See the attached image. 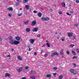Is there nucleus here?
I'll return each instance as SVG.
<instances>
[{
	"label": "nucleus",
	"instance_id": "obj_7",
	"mask_svg": "<svg viewBox=\"0 0 79 79\" xmlns=\"http://www.w3.org/2000/svg\"><path fill=\"white\" fill-rule=\"evenodd\" d=\"M22 70H23V68L22 67H21L19 68V69L17 70V71L19 73H20L21 71H22Z\"/></svg>",
	"mask_w": 79,
	"mask_h": 79
},
{
	"label": "nucleus",
	"instance_id": "obj_53",
	"mask_svg": "<svg viewBox=\"0 0 79 79\" xmlns=\"http://www.w3.org/2000/svg\"><path fill=\"white\" fill-rule=\"evenodd\" d=\"M11 51H12V52L14 51V49H12Z\"/></svg>",
	"mask_w": 79,
	"mask_h": 79
},
{
	"label": "nucleus",
	"instance_id": "obj_57",
	"mask_svg": "<svg viewBox=\"0 0 79 79\" xmlns=\"http://www.w3.org/2000/svg\"><path fill=\"white\" fill-rule=\"evenodd\" d=\"M27 55H29V52H27Z\"/></svg>",
	"mask_w": 79,
	"mask_h": 79
},
{
	"label": "nucleus",
	"instance_id": "obj_60",
	"mask_svg": "<svg viewBox=\"0 0 79 79\" xmlns=\"http://www.w3.org/2000/svg\"><path fill=\"white\" fill-rule=\"evenodd\" d=\"M62 58H63L64 57V56H62Z\"/></svg>",
	"mask_w": 79,
	"mask_h": 79
},
{
	"label": "nucleus",
	"instance_id": "obj_63",
	"mask_svg": "<svg viewBox=\"0 0 79 79\" xmlns=\"http://www.w3.org/2000/svg\"><path fill=\"white\" fill-rule=\"evenodd\" d=\"M34 74H36V72H35V73H34Z\"/></svg>",
	"mask_w": 79,
	"mask_h": 79
},
{
	"label": "nucleus",
	"instance_id": "obj_3",
	"mask_svg": "<svg viewBox=\"0 0 79 79\" xmlns=\"http://www.w3.org/2000/svg\"><path fill=\"white\" fill-rule=\"evenodd\" d=\"M55 55H56L57 56H58V53H57V52H54L51 55V56L52 57H53V56H54Z\"/></svg>",
	"mask_w": 79,
	"mask_h": 79
},
{
	"label": "nucleus",
	"instance_id": "obj_9",
	"mask_svg": "<svg viewBox=\"0 0 79 79\" xmlns=\"http://www.w3.org/2000/svg\"><path fill=\"white\" fill-rule=\"evenodd\" d=\"M5 76L6 77H9L10 76V74L9 73H6L5 74Z\"/></svg>",
	"mask_w": 79,
	"mask_h": 79
},
{
	"label": "nucleus",
	"instance_id": "obj_19",
	"mask_svg": "<svg viewBox=\"0 0 79 79\" xmlns=\"http://www.w3.org/2000/svg\"><path fill=\"white\" fill-rule=\"evenodd\" d=\"M26 31L27 32H29L30 31V29L29 28H27L26 29Z\"/></svg>",
	"mask_w": 79,
	"mask_h": 79
},
{
	"label": "nucleus",
	"instance_id": "obj_29",
	"mask_svg": "<svg viewBox=\"0 0 79 79\" xmlns=\"http://www.w3.org/2000/svg\"><path fill=\"white\" fill-rule=\"evenodd\" d=\"M70 47H73L74 46V44H71L70 45Z\"/></svg>",
	"mask_w": 79,
	"mask_h": 79
},
{
	"label": "nucleus",
	"instance_id": "obj_37",
	"mask_svg": "<svg viewBox=\"0 0 79 79\" xmlns=\"http://www.w3.org/2000/svg\"><path fill=\"white\" fill-rule=\"evenodd\" d=\"M67 15H69V16H71V15L69 14L68 13H66Z\"/></svg>",
	"mask_w": 79,
	"mask_h": 79
},
{
	"label": "nucleus",
	"instance_id": "obj_51",
	"mask_svg": "<svg viewBox=\"0 0 79 79\" xmlns=\"http://www.w3.org/2000/svg\"><path fill=\"white\" fill-rule=\"evenodd\" d=\"M21 79H26V78L23 77L22 78H21Z\"/></svg>",
	"mask_w": 79,
	"mask_h": 79
},
{
	"label": "nucleus",
	"instance_id": "obj_32",
	"mask_svg": "<svg viewBox=\"0 0 79 79\" xmlns=\"http://www.w3.org/2000/svg\"><path fill=\"white\" fill-rule=\"evenodd\" d=\"M62 12L61 11H60L59 12V15H61V14H62Z\"/></svg>",
	"mask_w": 79,
	"mask_h": 79
},
{
	"label": "nucleus",
	"instance_id": "obj_42",
	"mask_svg": "<svg viewBox=\"0 0 79 79\" xmlns=\"http://www.w3.org/2000/svg\"><path fill=\"white\" fill-rule=\"evenodd\" d=\"M28 68H29L28 67H25V69H28Z\"/></svg>",
	"mask_w": 79,
	"mask_h": 79
},
{
	"label": "nucleus",
	"instance_id": "obj_64",
	"mask_svg": "<svg viewBox=\"0 0 79 79\" xmlns=\"http://www.w3.org/2000/svg\"><path fill=\"white\" fill-rule=\"evenodd\" d=\"M43 52V51H42L41 52V53H42Z\"/></svg>",
	"mask_w": 79,
	"mask_h": 79
},
{
	"label": "nucleus",
	"instance_id": "obj_41",
	"mask_svg": "<svg viewBox=\"0 0 79 79\" xmlns=\"http://www.w3.org/2000/svg\"><path fill=\"white\" fill-rule=\"evenodd\" d=\"M2 38H0V42H2Z\"/></svg>",
	"mask_w": 79,
	"mask_h": 79
},
{
	"label": "nucleus",
	"instance_id": "obj_15",
	"mask_svg": "<svg viewBox=\"0 0 79 79\" xmlns=\"http://www.w3.org/2000/svg\"><path fill=\"white\" fill-rule=\"evenodd\" d=\"M35 73V72L34 71H30V74H34Z\"/></svg>",
	"mask_w": 79,
	"mask_h": 79
},
{
	"label": "nucleus",
	"instance_id": "obj_25",
	"mask_svg": "<svg viewBox=\"0 0 79 79\" xmlns=\"http://www.w3.org/2000/svg\"><path fill=\"white\" fill-rule=\"evenodd\" d=\"M46 45H47V46H48V47H50V44H48V43H47Z\"/></svg>",
	"mask_w": 79,
	"mask_h": 79
},
{
	"label": "nucleus",
	"instance_id": "obj_2",
	"mask_svg": "<svg viewBox=\"0 0 79 79\" xmlns=\"http://www.w3.org/2000/svg\"><path fill=\"white\" fill-rule=\"evenodd\" d=\"M19 41H13L12 43H11V44H12V45L13 44H14V45H18V44H19Z\"/></svg>",
	"mask_w": 79,
	"mask_h": 79
},
{
	"label": "nucleus",
	"instance_id": "obj_54",
	"mask_svg": "<svg viewBox=\"0 0 79 79\" xmlns=\"http://www.w3.org/2000/svg\"><path fill=\"white\" fill-rule=\"evenodd\" d=\"M10 55H8V57H10Z\"/></svg>",
	"mask_w": 79,
	"mask_h": 79
},
{
	"label": "nucleus",
	"instance_id": "obj_30",
	"mask_svg": "<svg viewBox=\"0 0 79 79\" xmlns=\"http://www.w3.org/2000/svg\"><path fill=\"white\" fill-rule=\"evenodd\" d=\"M55 75H56V73H53V76L55 77Z\"/></svg>",
	"mask_w": 79,
	"mask_h": 79
},
{
	"label": "nucleus",
	"instance_id": "obj_17",
	"mask_svg": "<svg viewBox=\"0 0 79 79\" xmlns=\"http://www.w3.org/2000/svg\"><path fill=\"white\" fill-rule=\"evenodd\" d=\"M29 6L28 5H26L25 6V8L27 9V10H29Z\"/></svg>",
	"mask_w": 79,
	"mask_h": 79
},
{
	"label": "nucleus",
	"instance_id": "obj_21",
	"mask_svg": "<svg viewBox=\"0 0 79 79\" xmlns=\"http://www.w3.org/2000/svg\"><path fill=\"white\" fill-rule=\"evenodd\" d=\"M29 23V21H27L24 22V24H27Z\"/></svg>",
	"mask_w": 79,
	"mask_h": 79
},
{
	"label": "nucleus",
	"instance_id": "obj_33",
	"mask_svg": "<svg viewBox=\"0 0 79 79\" xmlns=\"http://www.w3.org/2000/svg\"><path fill=\"white\" fill-rule=\"evenodd\" d=\"M53 69H55V70H56V69H57V68H56V67H54L53 68Z\"/></svg>",
	"mask_w": 79,
	"mask_h": 79
},
{
	"label": "nucleus",
	"instance_id": "obj_52",
	"mask_svg": "<svg viewBox=\"0 0 79 79\" xmlns=\"http://www.w3.org/2000/svg\"><path fill=\"white\" fill-rule=\"evenodd\" d=\"M75 58H76V56H74L73 57V59H74Z\"/></svg>",
	"mask_w": 79,
	"mask_h": 79
},
{
	"label": "nucleus",
	"instance_id": "obj_61",
	"mask_svg": "<svg viewBox=\"0 0 79 79\" xmlns=\"http://www.w3.org/2000/svg\"><path fill=\"white\" fill-rule=\"evenodd\" d=\"M20 10H22V9L21 8H20Z\"/></svg>",
	"mask_w": 79,
	"mask_h": 79
},
{
	"label": "nucleus",
	"instance_id": "obj_48",
	"mask_svg": "<svg viewBox=\"0 0 79 79\" xmlns=\"http://www.w3.org/2000/svg\"><path fill=\"white\" fill-rule=\"evenodd\" d=\"M73 37L74 38V39H76V37L75 36H73Z\"/></svg>",
	"mask_w": 79,
	"mask_h": 79
},
{
	"label": "nucleus",
	"instance_id": "obj_58",
	"mask_svg": "<svg viewBox=\"0 0 79 79\" xmlns=\"http://www.w3.org/2000/svg\"><path fill=\"white\" fill-rule=\"evenodd\" d=\"M61 32H60L59 35H61Z\"/></svg>",
	"mask_w": 79,
	"mask_h": 79
},
{
	"label": "nucleus",
	"instance_id": "obj_43",
	"mask_svg": "<svg viewBox=\"0 0 79 79\" xmlns=\"http://www.w3.org/2000/svg\"><path fill=\"white\" fill-rule=\"evenodd\" d=\"M19 2H17V3H16V5H19Z\"/></svg>",
	"mask_w": 79,
	"mask_h": 79
},
{
	"label": "nucleus",
	"instance_id": "obj_5",
	"mask_svg": "<svg viewBox=\"0 0 79 79\" xmlns=\"http://www.w3.org/2000/svg\"><path fill=\"white\" fill-rule=\"evenodd\" d=\"M73 33H67L69 37H72L73 36Z\"/></svg>",
	"mask_w": 79,
	"mask_h": 79
},
{
	"label": "nucleus",
	"instance_id": "obj_8",
	"mask_svg": "<svg viewBox=\"0 0 79 79\" xmlns=\"http://www.w3.org/2000/svg\"><path fill=\"white\" fill-rule=\"evenodd\" d=\"M38 31V28H34L33 29V32H37Z\"/></svg>",
	"mask_w": 79,
	"mask_h": 79
},
{
	"label": "nucleus",
	"instance_id": "obj_44",
	"mask_svg": "<svg viewBox=\"0 0 79 79\" xmlns=\"http://www.w3.org/2000/svg\"><path fill=\"white\" fill-rule=\"evenodd\" d=\"M21 14H20L18 15V16H21Z\"/></svg>",
	"mask_w": 79,
	"mask_h": 79
},
{
	"label": "nucleus",
	"instance_id": "obj_47",
	"mask_svg": "<svg viewBox=\"0 0 79 79\" xmlns=\"http://www.w3.org/2000/svg\"><path fill=\"white\" fill-rule=\"evenodd\" d=\"M61 40L62 41H64V39H61Z\"/></svg>",
	"mask_w": 79,
	"mask_h": 79
},
{
	"label": "nucleus",
	"instance_id": "obj_16",
	"mask_svg": "<svg viewBox=\"0 0 79 79\" xmlns=\"http://www.w3.org/2000/svg\"><path fill=\"white\" fill-rule=\"evenodd\" d=\"M38 16H39L40 17H41L42 16V13L40 12H39L38 14Z\"/></svg>",
	"mask_w": 79,
	"mask_h": 79
},
{
	"label": "nucleus",
	"instance_id": "obj_11",
	"mask_svg": "<svg viewBox=\"0 0 79 79\" xmlns=\"http://www.w3.org/2000/svg\"><path fill=\"white\" fill-rule=\"evenodd\" d=\"M7 10L8 11H13V8L11 7H9L7 8Z\"/></svg>",
	"mask_w": 79,
	"mask_h": 79
},
{
	"label": "nucleus",
	"instance_id": "obj_46",
	"mask_svg": "<svg viewBox=\"0 0 79 79\" xmlns=\"http://www.w3.org/2000/svg\"><path fill=\"white\" fill-rule=\"evenodd\" d=\"M74 67H76V64H74Z\"/></svg>",
	"mask_w": 79,
	"mask_h": 79
},
{
	"label": "nucleus",
	"instance_id": "obj_13",
	"mask_svg": "<svg viewBox=\"0 0 79 79\" xmlns=\"http://www.w3.org/2000/svg\"><path fill=\"white\" fill-rule=\"evenodd\" d=\"M15 39L17 40V41H19L20 40V37H16L15 38Z\"/></svg>",
	"mask_w": 79,
	"mask_h": 79
},
{
	"label": "nucleus",
	"instance_id": "obj_49",
	"mask_svg": "<svg viewBox=\"0 0 79 79\" xmlns=\"http://www.w3.org/2000/svg\"><path fill=\"white\" fill-rule=\"evenodd\" d=\"M31 48H29V51H31Z\"/></svg>",
	"mask_w": 79,
	"mask_h": 79
},
{
	"label": "nucleus",
	"instance_id": "obj_28",
	"mask_svg": "<svg viewBox=\"0 0 79 79\" xmlns=\"http://www.w3.org/2000/svg\"><path fill=\"white\" fill-rule=\"evenodd\" d=\"M62 77H61V76H59V79H62Z\"/></svg>",
	"mask_w": 79,
	"mask_h": 79
},
{
	"label": "nucleus",
	"instance_id": "obj_6",
	"mask_svg": "<svg viewBox=\"0 0 79 79\" xmlns=\"http://www.w3.org/2000/svg\"><path fill=\"white\" fill-rule=\"evenodd\" d=\"M52 77V76L50 74H48L46 75V78H50Z\"/></svg>",
	"mask_w": 79,
	"mask_h": 79
},
{
	"label": "nucleus",
	"instance_id": "obj_22",
	"mask_svg": "<svg viewBox=\"0 0 79 79\" xmlns=\"http://www.w3.org/2000/svg\"><path fill=\"white\" fill-rule=\"evenodd\" d=\"M72 53L73 55H76V53H75L74 51H72Z\"/></svg>",
	"mask_w": 79,
	"mask_h": 79
},
{
	"label": "nucleus",
	"instance_id": "obj_26",
	"mask_svg": "<svg viewBox=\"0 0 79 79\" xmlns=\"http://www.w3.org/2000/svg\"><path fill=\"white\" fill-rule=\"evenodd\" d=\"M76 52H77L78 53H79V49H76Z\"/></svg>",
	"mask_w": 79,
	"mask_h": 79
},
{
	"label": "nucleus",
	"instance_id": "obj_39",
	"mask_svg": "<svg viewBox=\"0 0 79 79\" xmlns=\"http://www.w3.org/2000/svg\"><path fill=\"white\" fill-rule=\"evenodd\" d=\"M74 26H78V24H74Z\"/></svg>",
	"mask_w": 79,
	"mask_h": 79
},
{
	"label": "nucleus",
	"instance_id": "obj_38",
	"mask_svg": "<svg viewBox=\"0 0 79 79\" xmlns=\"http://www.w3.org/2000/svg\"><path fill=\"white\" fill-rule=\"evenodd\" d=\"M34 13H37V11L36 10H35L33 11Z\"/></svg>",
	"mask_w": 79,
	"mask_h": 79
},
{
	"label": "nucleus",
	"instance_id": "obj_59",
	"mask_svg": "<svg viewBox=\"0 0 79 79\" xmlns=\"http://www.w3.org/2000/svg\"><path fill=\"white\" fill-rule=\"evenodd\" d=\"M19 0H17V2H19Z\"/></svg>",
	"mask_w": 79,
	"mask_h": 79
},
{
	"label": "nucleus",
	"instance_id": "obj_4",
	"mask_svg": "<svg viewBox=\"0 0 79 79\" xmlns=\"http://www.w3.org/2000/svg\"><path fill=\"white\" fill-rule=\"evenodd\" d=\"M70 72L73 74L75 75L76 74V73L75 72V70H74V69H71L70 70Z\"/></svg>",
	"mask_w": 79,
	"mask_h": 79
},
{
	"label": "nucleus",
	"instance_id": "obj_36",
	"mask_svg": "<svg viewBox=\"0 0 79 79\" xmlns=\"http://www.w3.org/2000/svg\"><path fill=\"white\" fill-rule=\"evenodd\" d=\"M76 2L77 3L79 2V0H77L76 1Z\"/></svg>",
	"mask_w": 79,
	"mask_h": 79
},
{
	"label": "nucleus",
	"instance_id": "obj_50",
	"mask_svg": "<svg viewBox=\"0 0 79 79\" xmlns=\"http://www.w3.org/2000/svg\"><path fill=\"white\" fill-rule=\"evenodd\" d=\"M44 56L45 57H46V56H47V54H45V55H44Z\"/></svg>",
	"mask_w": 79,
	"mask_h": 79
},
{
	"label": "nucleus",
	"instance_id": "obj_24",
	"mask_svg": "<svg viewBox=\"0 0 79 79\" xmlns=\"http://www.w3.org/2000/svg\"><path fill=\"white\" fill-rule=\"evenodd\" d=\"M28 0H23V3H25L26 2H27Z\"/></svg>",
	"mask_w": 79,
	"mask_h": 79
},
{
	"label": "nucleus",
	"instance_id": "obj_12",
	"mask_svg": "<svg viewBox=\"0 0 79 79\" xmlns=\"http://www.w3.org/2000/svg\"><path fill=\"white\" fill-rule=\"evenodd\" d=\"M30 42L31 43V44H34V39L30 40Z\"/></svg>",
	"mask_w": 79,
	"mask_h": 79
},
{
	"label": "nucleus",
	"instance_id": "obj_10",
	"mask_svg": "<svg viewBox=\"0 0 79 79\" xmlns=\"http://www.w3.org/2000/svg\"><path fill=\"white\" fill-rule=\"evenodd\" d=\"M17 58L19 61L22 60V58L19 56H17Z\"/></svg>",
	"mask_w": 79,
	"mask_h": 79
},
{
	"label": "nucleus",
	"instance_id": "obj_55",
	"mask_svg": "<svg viewBox=\"0 0 79 79\" xmlns=\"http://www.w3.org/2000/svg\"><path fill=\"white\" fill-rule=\"evenodd\" d=\"M52 9H50V11H52Z\"/></svg>",
	"mask_w": 79,
	"mask_h": 79
},
{
	"label": "nucleus",
	"instance_id": "obj_23",
	"mask_svg": "<svg viewBox=\"0 0 79 79\" xmlns=\"http://www.w3.org/2000/svg\"><path fill=\"white\" fill-rule=\"evenodd\" d=\"M49 18H45V21H48Z\"/></svg>",
	"mask_w": 79,
	"mask_h": 79
},
{
	"label": "nucleus",
	"instance_id": "obj_31",
	"mask_svg": "<svg viewBox=\"0 0 79 79\" xmlns=\"http://www.w3.org/2000/svg\"><path fill=\"white\" fill-rule=\"evenodd\" d=\"M31 78L32 79H35V77H31Z\"/></svg>",
	"mask_w": 79,
	"mask_h": 79
},
{
	"label": "nucleus",
	"instance_id": "obj_27",
	"mask_svg": "<svg viewBox=\"0 0 79 79\" xmlns=\"http://www.w3.org/2000/svg\"><path fill=\"white\" fill-rule=\"evenodd\" d=\"M60 54L61 55H63V51H61V52H60Z\"/></svg>",
	"mask_w": 79,
	"mask_h": 79
},
{
	"label": "nucleus",
	"instance_id": "obj_62",
	"mask_svg": "<svg viewBox=\"0 0 79 79\" xmlns=\"http://www.w3.org/2000/svg\"><path fill=\"white\" fill-rule=\"evenodd\" d=\"M57 38L58 39H59V37H57Z\"/></svg>",
	"mask_w": 79,
	"mask_h": 79
},
{
	"label": "nucleus",
	"instance_id": "obj_40",
	"mask_svg": "<svg viewBox=\"0 0 79 79\" xmlns=\"http://www.w3.org/2000/svg\"><path fill=\"white\" fill-rule=\"evenodd\" d=\"M37 36L38 37H40V35H37Z\"/></svg>",
	"mask_w": 79,
	"mask_h": 79
},
{
	"label": "nucleus",
	"instance_id": "obj_18",
	"mask_svg": "<svg viewBox=\"0 0 79 79\" xmlns=\"http://www.w3.org/2000/svg\"><path fill=\"white\" fill-rule=\"evenodd\" d=\"M62 5L63 7H65V3L64 2H63Z\"/></svg>",
	"mask_w": 79,
	"mask_h": 79
},
{
	"label": "nucleus",
	"instance_id": "obj_14",
	"mask_svg": "<svg viewBox=\"0 0 79 79\" xmlns=\"http://www.w3.org/2000/svg\"><path fill=\"white\" fill-rule=\"evenodd\" d=\"M36 21H35V20L33 21L32 22V24L33 26H34V25H35V24H36Z\"/></svg>",
	"mask_w": 79,
	"mask_h": 79
},
{
	"label": "nucleus",
	"instance_id": "obj_20",
	"mask_svg": "<svg viewBox=\"0 0 79 79\" xmlns=\"http://www.w3.org/2000/svg\"><path fill=\"white\" fill-rule=\"evenodd\" d=\"M41 20H42L43 21H45V18L42 17L41 18Z\"/></svg>",
	"mask_w": 79,
	"mask_h": 79
},
{
	"label": "nucleus",
	"instance_id": "obj_56",
	"mask_svg": "<svg viewBox=\"0 0 79 79\" xmlns=\"http://www.w3.org/2000/svg\"><path fill=\"white\" fill-rule=\"evenodd\" d=\"M55 34H58V32H56L55 33Z\"/></svg>",
	"mask_w": 79,
	"mask_h": 79
},
{
	"label": "nucleus",
	"instance_id": "obj_35",
	"mask_svg": "<svg viewBox=\"0 0 79 79\" xmlns=\"http://www.w3.org/2000/svg\"><path fill=\"white\" fill-rule=\"evenodd\" d=\"M8 15L10 17H11V14H8Z\"/></svg>",
	"mask_w": 79,
	"mask_h": 79
},
{
	"label": "nucleus",
	"instance_id": "obj_34",
	"mask_svg": "<svg viewBox=\"0 0 79 79\" xmlns=\"http://www.w3.org/2000/svg\"><path fill=\"white\" fill-rule=\"evenodd\" d=\"M67 54H68V55H69V54H70L69 52V51H67Z\"/></svg>",
	"mask_w": 79,
	"mask_h": 79
},
{
	"label": "nucleus",
	"instance_id": "obj_1",
	"mask_svg": "<svg viewBox=\"0 0 79 79\" xmlns=\"http://www.w3.org/2000/svg\"><path fill=\"white\" fill-rule=\"evenodd\" d=\"M8 39L9 40H10L9 42L10 44H11L13 41L14 40H13V37L11 36H9L8 37Z\"/></svg>",
	"mask_w": 79,
	"mask_h": 79
},
{
	"label": "nucleus",
	"instance_id": "obj_45",
	"mask_svg": "<svg viewBox=\"0 0 79 79\" xmlns=\"http://www.w3.org/2000/svg\"><path fill=\"white\" fill-rule=\"evenodd\" d=\"M34 55L36 56V55H37V52H35L34 53Z\"/></svg>",
	"mask_w": 79,
	"mask_h": 79
}]
</instances>
